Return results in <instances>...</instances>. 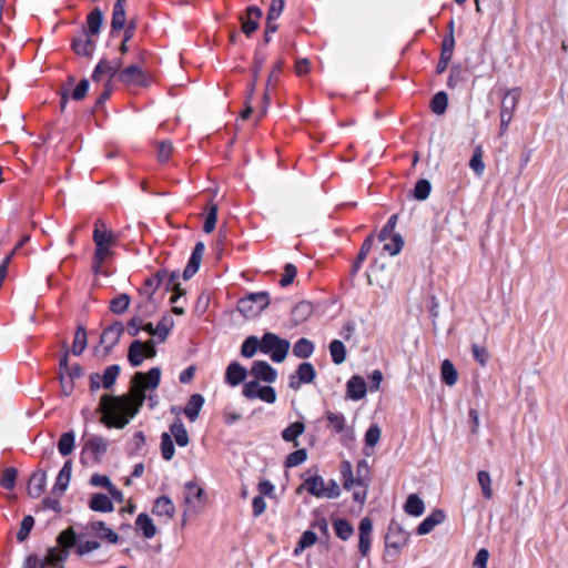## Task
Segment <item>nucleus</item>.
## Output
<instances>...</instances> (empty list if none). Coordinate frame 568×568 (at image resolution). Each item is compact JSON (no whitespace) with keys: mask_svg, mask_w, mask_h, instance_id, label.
I'll return each instance as SVG.
<instances>
[{"mask_svg":"<svg viewBox=\"0 0 568 568\" xmlns=\"http://www.w3.org/2000/svg\"><path fill=\"white\" fill-rule=\"evenodd\" d=\"M160 379L161 369L153 367L148 373L138 372L134 374L129 395H103L98 409L102 414L101 423L110 428H123L143 405L145 390L155 389Z\"/></svg>","mask_w":568,"mask_h":568,"instance_id":"1","label":"nucleus"},{"mask_svg":"<svg viewBox=\"0 0 568 568\" xmlns=\"http://www.w3.org/2000/svg\"><path fill=\"white\" fill-rule=\"evenodd\" d=\"M93 242L95 244V252L92 268L94 273H98L103 262L112 255L111 247L115 244L116 236L113 231L108 230L102 220H97L93 231Z\"/></svg>","mask_w":568,"mask_h":568,"instance_id":"2","label":"nucleus"},{"mask_svg":"<svg viewBox=\"0 0 568 568\" xmlns=\"http://www.w3.org/2000/svg\"><path fill=\"white\" fill-rule=\"evenodd\" d=\"M306 489L311 495L317 498H337L341 494L339 487L335 480L331 479L327 484L320 476H312L305 479L304 484L297 488V493Z\"/></svg>","mask_w":568,"mask_h":568,"instance_id":"3","label":"nucleus"},{"mask_svg":"<svg viewBox=\"0 0 568 568\" xmlns=\"http://www.w3.org/2000/svg\"><path fill=\"white\" fill-rule=\"evenodd\" d=\"M290 346L288 341L282 339L273 333L264 334L261 339V352L265 354L271 353L272 361L276 363H281L286 358Z\"/></svg>","mask_w":568,"mask_h":568,"instance_id":"4","label":"nucleus"},{"mask_svg":"<svg viewBox=\"0 0 568 568\" xmlns=\"http://www.w3.org/2000/svg\"><path fill=\"white\" fill-rule=\"evenodd\" d=\"M77 542V535L72 527L63 530L58 536V544L61 548L50 549L48 552V560L52 564H60L68 557V550Z\"/></svg>","mask_w":568,"mask_h":568,"instance_id":"5","label":"nucleus"},{"mask_svg":"<svg viewBox=\"0 0 568 568\" xmlns=\"http://www.w3.org/2000/svg\"><path fill=\"white\" fill-rule=\"evenodd\" d=\"M409 539V532L406 531L399 524L392 523L388 527V532L385 538L386 552L396 555L402 550Z\"/></svg>","mask_w":568,"mask_h":568,"instance_id":"6","label":"nucleus"},{"mask_svg":"<svg viewBox=\"0 0 568 568\" xmlns=\"http://www.w3.org/2000/svg\"><path fill=\"white\" fill-rule=\"evenodd\" d=\"M124 333V325L116 321L108 326L101 334L100 344L103 345V356L109 355L112 348L119 343Z\"/></svg>","mask_w":568,"mask_h":568,"instance_id":"7","label":"nucleus"},{"mask_svg":"<svg viewBox=\"0 0 568 568\" xmlns=\"http://www.w3.org/2000/svg\"><path fill=\"white\" fill-rule=\"evenodd\" d=\"M121 67H122V61L121 60L109 61L106 59H102L97 64L93 73H92V79L94 81H100L103 78H108V83H110V81L115 75L119 77Z\"/></svg>","mask_w":568,"mask_h":568,"instance_id":"8","label":"nucleus"},{"mask_svg":"<svg viewBox=\"0 0 568 568\" xmlns=\"http://www.w3.org/2000/svg\"><path fill=\"white\" fill-rule=\"evenodd\" d=\"M95 36L80 31L72 40L73 51L81 57L90 58L95 50Z\"/></svg>","mask_w":568,"mask_h":568,"instance_id":"9","label":"nucleus"},{"mask_svg":"<svg viewBox=\"0 0 568 568\" xmlns=\"http://www.w3.org/2000/svg\"><path fill=\"white\" fill-rule=\"evenodd\" d=\"M119 81L125 85H145L146 78L139 65L132 64L120 69Z\"/></svg>","mask_w":568,"mask_h":568,"instance_id":"10","label":"nucleus"},{"mask_svg":"<svg viewBox=\"0 0 568 568\" xmlns=\"http://www.w3.org/2000/svg\"><path fill=\"white\" fill-rule=\"evenodd\" d=\"M520 100V90L515 88L508 90L501 100L500 104V116H505L507 119H513L515 110Z\"/></svg>","mask_w":568,"mask_h":568,"instance_id":"11","label":"nucleus"},{"mask_svg":"<svg viewBox=\"0 0 568 568\" xmlns=\"http://www.w3.org/2000/svg\"><path fill=\"white\" fill-rule=\"evenodd\" d=\"M47 485V473L44 470H36L29 478L27 493L32 498H39Z\"/></svg>","mask_w":568,"mask_h":568,"instance_id":"12","label":"nucleus"},{"mask_svg":"<svg viewBox=\"0 0 568 568\" xmlns=\"http://www.w3.org/2000/svg\"><path fill=\"white\" fill-rule=\"evenodd\" d=\"M169 272L166 270L159 271L152 277L145 280L144 285L139 290L143 297H153L154 293L163 282H168Z\"/></svg>","mask_w":568,"mask_h":568,"instance_id":"13","label":"nucleus"},{"mask_svg":"<svg viewBox=\"0 0 568 568\" xmlns=\"http://www.w3.org/2000/svg\"><path fill=\"white\" fill-rule=\"evenodd\" d=\"M262 17V10L255 6L246 9L245 17H241L242 31L246 36H251L258 28V20Z\"/></svg>","mask_w":568,"mask_h":568,"instance_id":"14","label":"nucleus"},{"mask_svg":"<svg viewBox=\"0 0 568 568\" xmlns=\"http://www.w3.org/2000/svg\"><path fill=\"white\" fill-rule=\"evenodd\" d=\"M204 250H205L204 243L197 242L192 252L191 258H190L186 267L184 268V272H183L184 280L191 278L199 271L200 264H201V261H202V257L204 254Z\"/></svg>","mask_w":568,"mask_h":568,"instance_id":"15","label":"nucleus"},{"mask_svg":"<svg viewBox=\"0 0 568 568\" xmlns=\"http://www.w3.org/2000/svg\"><path fill=\"white\" fill-rule=\"evenodd\" d=\"M184 488L187 490V494L184 497V503L186 504V508L183 511V524L185 523V517L191 513H197V510L192 506V498H196L201 500L203 497L204 490L193 481H187L184 485Z\"/></svg>","mask_w":568,"mask_h":568,"instance_id":"16","label":"nucleus"},{"mask_svg":"<svg viewBox=\"0 0 568 568\" xmlns=\"http://www.w3.org/2000/svg\"><path fill=\"white\" fill-rule=\"evenodd\" d=\"M369 481H371L369 467H368V464L365 460H363L357 464L356 484H357V488L363 487L364 490H363V493H359L357 490V501L364 503V500L366 499V493H367Z\"/></svg>","mask_w":568,"mask_h":568,"instance_id":"17","label":"nucleus"},{"mask_svg":"<svg viewBox=\"0 0 568 568\" xmlns=\"http://www.w3.org/2000/svg\"><path fill=\"white\" fill-rule=\"evenodd\" d=\"M251 374L256 378L267 383H272L276 379V371L267 363L257 361L251 368Z\"/></svg>","mask_w":568,"mask_h":568,"instance_id":"18","label":"nucleus"},{"mask_svg":"<svg viewBox=\"0 0 568 568\" xmlns=\"http://www.w3.org/2000/svg\"><path fill=\"white\" fill-rule=\"evenodd\" d=\"M373 530L372 520L365 517L359 523V551L366 556L371 549V535Z\"/></svg>","mask_w":568,"mask_h":568,"instance_id":"19","label":"nucleus"},{"mask_svg":"<svg viewBox=\"0 0 568 568\" xmlns=\"http://www.w3.org/2000/svg\"><path fill=\"white\" fill-rule=\"evenodd\" d=\"M445 518L446 515L442 509L433 511L419 524L417 534L422 536L429 534L436 526L444 523Z\"/></svg>","mask_w":568,"mask_h":568,"instance_id":"20","label":"nucleus"},{"mask_svg":"<svg viewBox=\"0 0 568 568\" xmlns=\"http://www.w3.org/2000/svg\"><path fill=\"white\" fill-rule=\"evenodd\" d=\"M126 0H116L113 7L111 28L112 31H120L125 27L126 13H125Z\"/></svg>","mask_w":568,"mask_h":568,"instance_id":"21","label":"nucleus"},{"mask_svg":"<svg viewBox=\"0 0 568 568\" xmlns=\"http://www.w3.org/2000/svg\"><path fill=\"white\" fill-rule=\"evenodd\" d=\"M71 473H72V462L67 460L57 476V480L53 486L54 494L58 493L59 495H62L67 490L70 479H71Z\"/></svg>","mask_w":568,"mask_h":568,"instance_id":"22","label":"nucleus"},{"mask_svg":"<svg viewBox=\"0 0 568 568\" xmlns=\"http://www.w3.org/2000/svg\"><path fill=\"white\" fill-rule=\"evenodd\" d=\"M103 24V13L99 8L93 9L88 18L87 26L82 28V32H88L92 36H98L100 33L101 27Z\"/></svg>","mask_w":568,"mask_h":568,"instance_id":"23","label":"nucleus"},{"mask_svg":"<svg viewBox=\"0 0 568 568\" xmlns=\"http://www.w3.org/2000/svg\"><path fill=\"white\" fill-rule=\"evenodd\" d=\"M152 513L160 517L173 518L175 506L169 497H160L155 500Z\"/></svg>","mask_w":568,"mask_h":568,"instance_id":"24","label":"nucleus"},{"mask_svg":"<svg viewBox=\"0 0 568 568\" xmlns=\"http://www.w3.org/2000/svg\"><path fill=\"white\" fill-rule=\"evenodd\" d=\"M312 314L313 304L308 301H301L292 310V321L297 325L307 321Z\"/></svg>","mask_w":568,"mask_h":568,"instance_id":"25","label":"nucleus"},{"mask_svg":"<svg viewBox=\"0 0 568 568\" xmlns=\"http://www.w3.org/2000/svg\"><path fill=\"white\" fill-rule=\"evenodd\" d=\"M108 442L101 436H92L88 438L83 446V452L91 453L95 458L106 452Z\"/></svg>","mask_w":568,"mask_h":568,"instance_id":"26","label":"nucleus"},{"mask_svg":"<svg viewBox=\"0 0 568 568\" xmlns=\"http://www.w3.org/2000/svg\"><path fill=\"white\" fill-rule=\"evenodd\" d=\"M204 404V397L201 394H193L184 407V414L191 422H195Z\"/></svg>","mask_w":568,"mask_h":568,"instance_id":"27","label":"nucleus"},{"mask_svg":"<svg viewBox=\"0 0 568 568\" xmlns=\"http://www.w3.org/2000/svg\"><path fill=\"white\" fill-rule=\"evenodd\" d=\"M382 430L378 425H372L368 430L365 434V446H364V454L367 457H371L374 454V447L377 445V443L381 439Z\"/></svg>","mask_w":568,"mask_h":568,"instance_id":"28","label":"nucleus"},{"mask_svg":"<svg viewBox=\"0 0 568 568\" xmlns=\"http://www.w3.org/2000/svg\"><path fill=\"white\" fill-rule=\"evenodd\" d=\"M305 432V424L302 422L292 423L282 432V438L284 442L293 443L294 447H298L300 443L297 440L298 436H301Z\"/></svg>","mask_w":568,"mask_h":568,"instance_id":"29","label":"nucleus"},{"mask_svg":"<svg viewBox=\"0 0 568 568\" xmlns=\"http://www.w3.org/2000/svg\"><path fill=\"white\" fill-rule=\"evenodd\" d=\"M89 80L82 79L70 94L68 92H64L61 97V109L65 108L69 97H71L75 101L83 100L89 91Z\"/></svg>","mask_w":568,"mask_h":568,"instance_id":"30","label":"nucleus"},{"mask_svg":"<svg viewBox=\"0 0 568 568\" xmlns=\"http://www.w3.org/2000/svg\"><path fill=\"white\" fill-rule=\"evenodd\" d=\"M404 510L410 516L419 517L425 511V504L416 494H410L406 499Z\"/></svg>","mask_w":568,"mask_h":568,"instance_id":"31","label":"nucleus"},{"mask_svg":"<svg viewBox=\"0 0 568 568\" xmlns=\"http://www.w3.org/2000/svg\"><path fill=\"white\" fill-rule=\"evenodd\" d=\"M143 348H145L144 344L139 339L131 343L128 352V359L133 367L140 366L144 358H146Z\"/></svg>","mask_w":568,"mask_h":568,"instance_id":"32","label":"nucleus"},{"mask_svg":"<svg viewBox=\"0 0 568 568\" xmlns=\"http://www.w3.org/2000/svg\"><path fill=\"white\" fill-rule=\"evenodd\" d=\"M170 430H171V434L174 439H175V443L180 446V447H185L189 445L190 443V437H189V433L185 428V426L183 425L182 420L181 419H176L171 426H170Z\"/></svg>","mask_w":568,"mask_h":568,"instance_id":"33","label":"nucleus"},{"mask_svg":"<svg viewBox=\"0 0 568 568\" xmlns=\"http://www.w3.org/2000/svg\"><path fill=\"white\" fill-rule=\"evenodd\" d=\"M89 506L94 511L109 513L113 510L112 499L104 494H94Z\"/></svg>","mask_w":568,"mask_h":568,"instance_id":"34","label":"nucleus"},{"mask_svg":"<svg viewBox=\"0 0 568 568\" xmlns=\"http://www.w3.org/2000/svg\"><path fill=\"white\" fill-rule=\"evenodd\" d=\"M246 377V369L239 363H232L226 368V381L235 386L242 383Z\"/></svg>","mask_w":568,"mask_h":568,"instance_id":"35","label":"nucleus"},{"mask_svg":"<svg viewBox=\"0 0 568 568\" xmlns=\"http://www.w3.org/2000/svg\"><path fill=\"white\" fill-rule=\"evenodd\" d=\"M90 529L101 539H105L111 544H115L119 540L118 535L110 528H108L103 521H93L90 525Z\"/></svg>","mask_w":568,"mask_h":568,"instance_id":"36","label":"nucleus"},{"mask_svg":"<svg viewBox=\"0 0 568 568\" xmlns=\"http://www.w3.org/2000/svg\"><path fill=\"white\" fill-rule=\"evenodd\" d=\"M136 527L143 532L148 539L153 538L156 534V528L152 519L146 514H140L135 520Z\"/></svg>","mask_w":568,"mask_h":568,"instance_id":"37","label":"nucleus"},{"mask_svg":"<svg viewBox=\"0 0 568 568\" xmlns=\"http://www.w3.org/2000/svg\"><path fill=\"white\" fill-rule=\"evenodd\" d=\"M135 310V316L145 320L155 313L156 303L153 297H143V300L136 305Z\"/></svg>","mask_w":568,"mask_h":568,"instance_id":"38","label":"nucleus"},{"mask_svg":"<svg viewBox=\"0 0 568 568\" xmlns=\"http://www.w3.org/2000/svg\"><path fill=\"white\" fill-rule=\"evenodd\" d=\"M131 298L128 294L122 293L116 295L110 302V311L115 315H121L125 313L130 306Z\"/></svg>","mask_w":568,"mask_h":568,"instance_id":"39","label":"nucleus"},{"mask_svg":"<svg viewBox=\"0 0 568 568\" xmlns=\"http://www.w3.org/2000/svg\"><path fill=\"white\" fill-rule=\"evenodd\" d=\"M442 379L448 386H454L457 383L458 374L453 363L449 359H445L442 363L440 371Z\"/></svg>","mask_w":568,"mask_h":568,"instance_id":"40","label":"nucleus"},{"mask_svg":"<svg viewBox=\"0 0 568 568\" xmlns=\"http://www.w3.org/2000/svg\"><path fill=\"white\" fill-rule=\"evenodd\" d=\"M88 344L87 332L84 327L79 326L75 331L74 341L72 344V353L75 356H79L83 353Z\"/></svg>","mask_w":568,"mask_h":568,"instance_id":"41","label":"nucleus"},{"mask_svg":"<svg viewBox=\"0 0 568 568\" xmlns=\"http://www.w3.org/2000/svg\"><path fill=\"white\" fill-rule=\"evenodd\" d=\"M484 151L481 145H477L474 150L473 156L469 161L470 169L478 175L481 176L485 171V163L483 161Z\"/></svg>","mask_w":568,"mask_h":568,"instance_id":"42","label":"nucleus"},{"mask_svg":"<svg viewBox=\"0 0 568 568\" xmlns=\"http://www.w3.org/2000/svg\"><path fill=\"white\" fill-rule=\"evenodd\" d=\"M314 345L307 338L298 339L293 346V354L298 358H307L312 355Z\"/></svg>","mask_w":568,"mask_h":568,"instance_id":"43","label":"nucleus"},{"mask_svg":"<svg viewBox=\"0 0 568 568\" xmlns=\"http://www.w3.org/2000/svg\"><path fill=\"white\" fill-rule=\"evenodd\" d=\"M74 449V434L68 432L61 435L58 443V450L62 456H69Z\"/></svg>","mask_w":568,"mask_h":568,"instance_id":"44","label":"nucleus"},{"mask_svg":"<svg viewBox=\"0 0 568 568\" xmlns=\"http://www.w3.org/2000/svg\"><path fill=\"white\" fill-rule=\"evenodd\" d=\"M448 105V97L445 92L436 93L430 101V109L435 114L442 115L446 112Z\"/></svg>","mask_w":568,"mask_h":568,"instance_id":"45","label":"nucleus"},{"mask_svg":"<svg viewBox=\"0 0 568 568\" xmlns=\"http://www.w3.org/2000/svg\"><path fill=\"white\" fill-rule=\"evenodd\" d=\"M257 349L261 351V341L256 336H248L241 347V354L250 358L254 356Z\"/></svg>","mask_w":568,"mask_h":568,"instance_id":"46","label":"nucleus"},{"mask_svg":"<svg viewBox=\"0 0 568 568\" xmlns=\"http://www.w3.org/2000/svg\"><path fill=\"white\" fill-rule=\"evenodd\" d=\"M175 449L172 437L169 433L161 435V454L165 460H171L174 456Z\"/></svg>","mask_w":568,"mask_h":568,"instance_id":"47","label":"nucleus"},{"mask_svg":"<svg viewBox=\"0 0 568 568\" xmlns=\"http://www.w3.org/2000/svg\"><path fill=\"white\" fill-rule=\"evenodd\" d=\"M478 483L481 487L483 496L487 499L493 497L491 478L486 470H479L477 474Z\"/></svg>","mask_w":568,"mask_h":568,"instance_id":"48","label":"nucleus"},{"mask_svg":"<svg viewBox=\"0 0 568 568\" xmlns=\"http://www.w3.org/2000/svg\"><path fill=\"white\" fill-rule=\"evenodd\" d=\"M329 352L335 364H342L346 358V349L344 344L335 339L329 345Z\"/></svg>","mask_w":568,"mask_h":568,"instance_id":"49","label":"nucleus"},{"mask_svg":"<svg viewBox=\"0 0 568 568\" xmlns=\"http://www.w3.org/2000/svg\"><path fill=\"white\" fill-rule=\"evenodd\" d=\"M119 374H120V366L119 365H111V366H109L104 371L103 375H101V377H102V386L104 388H106V389L111 388L114 385Z\"/></svg>","mask_w":568,"mask_h":568,"instance_id":"50","label":"nucleus"},{"mask_svg":"<svg viewBox=\"0 0 568 568\" xmlns=\"http://www.w3.org/2000/svg\"><path fill=\"white\" fill-rule=\"evenodd\" d=\"M339 471L342 475L344 488L347 490L351 489L354 484L352 463L348 460H343L339 467Z\"/></svg>","mask_w":568,"mask_h":568,"instance_id":"51","label":"nucleus"},{"mask_svg":"<svg viewBox=\"0 0 568 568\" xmlns=\"http://www.w3.org/2000/svg\"><path fill=\"white\" fill-rule=\"evenodd\" d=\"M317 540V536L315 532H313L312 530H306L301 539L298 540L297 542V546L294 550V554L295 555H300L304 549L313 546Z\"/></svg>","mask_w":568,"mask_h":568,"instance_id":"52","label":"nucleus"},{"mask_svg":"<svg viewBox=\"0 0 568 568\" xmlns=\"http://www.w3.org/2000/svg\"><path fill=\"white\" fill-rule=\"evenodd\" d=\"M173 327V321L170 317H163L156 325V339L162 343L166 339Z\"/></svg>","mask_w":568,"mask_h":568,"instance_id":"53","label":"nucleus"},{"mask_svg":"<svg viewBox=\"0 0 568 568\" xmlns=\"http://www.w3.org/2000/svg\"><path fill=\"white\" fill-rule=\"evenodd\" d=\"M179 275L176 273H169L166 287L168 290H173L174 294L170 297L171 303H175L179 297L184 295V290L181 288L180 284L176 282Z\"/></svg>","mask_w":568,"mask_h":568,"instance_id":"54","label":"nucleus"},{"mask_svg":"<svg viewBox=\"0 0 568 568\" xmlns=\"http://www.w3.org/2000/svg\"><path fill=\"white\" fill-rule=\"evenodd\" d=\"M334 529H335L336 535L343 540L349 539L351 536L353 535L352 525L344 519H337L334 523Z\"/></svg>","mask_w":568,"mask_h":568,"instance_id":"55","label":"nucleus"},{"mask_svg":"<svg viewBox=\"0 0 568 568\" xmlns=\"http://www.w3.org/2000/svg\"><path fill=\"white\" fill-rule=\"evenodd\" d=\"M430 191V182L428 180L423 179L416 183L414 189V196L419 201H424L429 196Z\"/></svg>","mask_w":568,"mask_h":568,"instance_id":"56","label":"nucleus"},{"mask_svg":"<svg viewBox=\"0 0 568 568\" xmlns=\"http://www.w3.org/2000/svg\"><path fill=\"white\" fill-rule=\"evenodd\" d=\"M297 376L303 383H311L315 378V369L311 363H302L297 368Z\"/></svg>","mask_w":568,"mask_h":568,"instance_id":"57","label":"nucleus"},{"mask_svg":"<svg viewBox=\"0 0 568 568\" xmlns=\"http://www.w3.org/2000/svg\"><path fill=\"white\" fill-rule=\"evenodd\" d=\"M217 211H219V209H217L216 204H212L210 206V211L206 214L204 225H203V231L205 233H212L214 231L216 221H217Z\"/></svg>","mask_w":568,"mask_h":568,"instance_id":"58","label":"nucleus"},{"mask_svg":"<svg viewBox=\"0 0 568 568\" xmlns=\"http://www.w3.org/2000/svg\"><path fill=\"white\" fill-rule=\"evenodd\" d=\"M326 418L328 426L332 427L336 433H341L344 429L345 418L342 414L326 412Z\"/></svg>","mask_w":568,"mask_h":568,"instance_id":"59","label":"nucleus"},{"mask_svg":"<svg viewBox=\"0 0 568 568\" xmlns=\"http://www.w3.org/2000/svg\"><path fill=\"white\" fill-rule=\"evenodd\" d=\"M250 298L252 300V303L256 307V312H262L265 310L270 304V296L266 292H260V293H253L250 295Z\"/></svg>","mask_w":568,"mask_h":568,"instance_id":"60","label":"nucleus"},{"mask_svg":"<svg viewBox=\"0 0 568 568\" xmlns=\"http://www.w3.org/2000/svg\"><path fill=\"white\" fill-rule=\"evenodd\" d=\"M17 474L16 468H6L0 480L1 486L6 489H12L16 485Z\"/></svg>","mask_w":568,"mask_h":568,"instance_id":"61","label":"nucleus"},{"mask_svg":"<svg viewBox=\"0 0 568 568\" xmlns=\"http://www.w3.org/2000/svg\"><path fill=\"white\" fill-rule=\"evenodd\" d=\"M307 454L305 449H297L287 455L285 460L286 467H295L306 460Z\"/></svg>","mask_w":568,"mask_h":568,"instance_id":"62","label":"nucleus"},{"mask_svg":"<svg viewBox=\"0 0 568 568\" xmlns=\"http://www.w3.org/2000/svg\"><path fill=\"white\" fill-rule=\"evenodd\" d=\"M34 525V519L32 516H26L22 521H21V525H20V529L17 534V539L19 541H23L27 539L30 530L32 529Z\"/></svg>","mask_w":568,"mask_h":568,"instance_id":"63","label":"nucleus"},{"mask_svg":"<svg viewBox=\"0 0 568 568\" xmlns=\"http://www.w3.org/2000/svg\"><path fill=\"white\" fill-rule=\"evenodd\" d=\"M173 152V144L170 141H162L158 144V160L160 162H166Z\"/></svg>","mask_w":568,"mask_h":568,"instance_id":"64","label":"nucleus"}]
</instances>
